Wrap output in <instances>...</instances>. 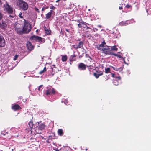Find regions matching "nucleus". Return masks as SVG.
Wrapping results in <instances>:
<instances>
[{
    "mask_svg": "<svg viewBox=\"0 0 151 151\" xmlns=\"http://www.w3.org/2000/svg\"><path fill=\"white\" fill-rule=\"evenodd\" d=\"M24 20V25L23 27V31L24 34L29 33L31 29V24L28 21L25 19Z\"/></svg>",
    "mask_w": 151,
    "mask_h": 151,
    "instance_id": "f257e3e1",
    "label": "nucleus"
},
{
    "mask_svg": "<svg viewBox=\"0 0 151 151\" xmlns=\"http://www.w3.org/2000/svg\"><path fill=\"white\" fill-rule=\"evenodd\" d=\"M4 10L9 14H12L13 12V8L6 2V4L4 5Z\"/></svg>",
    "mask_w": 151,
    "mask_h": 151,
    "instance_id": "f03ea898",
    "label": "nucleus"
},
{
    "mask_svg": "<svg viewBox=\"0 0 151 151\" xmlns=\"http://www.w3.org/2000/svg\"><path fill=\"white\" fill-rule=\"evenodd\" d=\"M19 6L21 9L24 11L28 9V4L22 0H20L19 1Z\"/></svg>",
    "mask_w": 151,
    "mask_h": 151,
    "instance_id": "7ed1b4c3",
    "label": "nucleus"
},
{
    "mask_svg": "<svg viewBox=\"0 0 151 151\" xmlns=\"http://www.w3.org/2000/svg\"><path fill=\"white\" fill-rule=\"evenodd\" d=\"M47 90L46 91V94L47 95H53L56 93L55 90L52 87H47Z\"/></svg>",
    "mask_w": 151,
    "mask_h": 151,
    "instance_id": "20e7f679",
    "label": "nucleus"
},
{
    "mask_svg": "<svg viewBox=\"0 0 151 151\" xmlns=\"http://www.w3.org/2000/svg\"><path fill=\"white\" fill-rule=\"evenodd\" d=\"M102 52L104 53L106 55H113V53L111 52L110 49L108 48V47L107 48H102Z\"/></svg>",
    "mask_w": 151,
    "mask_h": 151,
    "instance_id": "39448f33",
    "label": "nucleus"
},
{
    "mask_svg": "<svg viewBox=\"0 0 151 151\" xmlns=\"http://www.w3.org/2000/svg\"><path fill=\"white\" fill-rule=\"evenodd\" d=\"M5 45V40L3 36L0 34V47H4Z\"/></svg>",
    "mask_w": 151,
    "mask_h": 151,
    "instance_id": "423d86ee",
    "label": "nucleus"
},
{
    "mask_svg": "<svg viewBox=\"0 0 151 151\" xmlns=\"http://www.w3.org/2000/svg\"><path fill=\"white\" fill-rule=\"evenodd\" d=\"M83 42L82 41H81L78 43L77 45H73V48L76 49L83 48Z\"/></svg>",
    "mask_w": 151,
    "mask_h": 151,
    "instance_id": "0eeeda50",
    "label": "nucleus"
},
{
    "mask_svg": "<svg viewBox=\"0 0 151 151\" xmlns=\"http://www.w3.org/2000/svg\"><path fill=\"white\" fill-rule=\"evenodd\" d=\"M86 65L83 63H81L78 65V69L80 70H84L86 69Z\"/></svg>",
    "mask_w": 151,
    "mask_h": 151,
    "instance_id": "6e6552de",
    "label": "nucleus"
},
{
    "mask_svg": "<svg viewBox=\"0 0 151 151\" xmlns=\"http://www.w3.org/2000/svg\"><path fill=\"white\" fill-rule=\"evenodd\" d=\"M27 47L28 50L29 51L32 50L34 48V46L32 45L31 42L29 41L27 42Z\"/></svg>",
    "mask_w": 151,
    "mask_h": 151,
    "instance_id": "1a4fd4ad",
    "label": "nucleus"
},
{
    "mask_svg": "<svg viewBox=\"0 0 151 151\" xmlns=\"http://www.w3.org/2000/svg\"><path fill=\"white\" fill-rule=\"evenodd\" d=\"M7 27V24L5 21L2 20L0 22V28L2 29H5Z\"/></svg>",
    "mask_w": 151,
    "mask_h": 151,
    "instance_id": "9d476101",
    "label": "nucleus"
},
{
    "mask_svg": "<svg viewBox=\"0 0 151 151\" xmlns=\"http://www.w3.org/2000/svg\"><path fill=\"white\" fill-rule=\"evenodd\" d=\"M12 109L15 111L21 109V108L18 104H15L12 106Z\"/></svg>",
    "mask_w": 151,
    "mask_h": 151,
    "instance_id": "9b49d317",
    "label": "nucleus"
},
{
    "mask_svg": "<svg viewBox=\"0 0 151 151\" xmlns=\"http://www.w3.org/2000/svg\"><path fill=\"white\" fill-rule=\"evenodd\" d=\"M1 134L5 136V138L6 139H10L11 138V136L10 134L8 132L5 133L4 132H2Z\"/></svg>",
    "mask_w": 151,
    "mask_h": 151,
    "instance_id": "f8f14e48",
    "label": "nucleus"
},
{
    "mask_svg": "<svg viewBox=\"0 0 151 151\" xmlns=\"http://www.w3.org/2000/svg\"><path fill=\"white\" fill-rule=\"evenodd\" d=\"M15 30L18 34H22L24 33L23 28L15 27Z\"/></svg>",
    "mask_w": 151,
    "mask_h": 151,
    "instance_id": "ddd939ff",
    "label": "nucleus"
},
{
    "mask_svg": "<svg viewBox=\"0 0 151 151\" xmlns=\"http://www.w3.org/2000/svg\"><path fill=\"white\" fill-rule=\"evenodd\" d=\"M38 124L39 126L38 129L39 130H42L45 129V125L44 124L41 123L40 124L38 123Z\"/></svg>",
    "mask_w": 151,
    "mask_h": 151,
    "instance_id": "4468645a",
    "label": "nucleus"
},
{
    "mask_svg": "<svg viewBox=\"0 0 151 151\" xmlns=\"http://www.w3.org/2000/svg\"><path fill=\"white\" fill-rule=\"evenodd\" d=\"M76 56L75 54L71 55L70 58V61L71 62L75 61L76 59Z\"/></svg>",
    "mask_w": 151,
    "mask_h": 151,
    "instance_id": "2eb2a0df",
    "label": "nucleus"
},
{
    "mask_svg": "<svg viewBox=\"0 0 151 151\" xmlns=\"http://www.w3.org/2000/svg\"><path fill=\"white\" fill-rule=\"evenodd\" d=\"M44 29L45 31V34L47 35H49L51 34V31L50 30H48L47 29L46 27H44Z\"/></svg>",
    "mask_w": 151,
    "mask_h": 151,
    "instance_id": "dca6fc26",
    "label": "nucleus"
},
{
    "mask_svg": "<svg viewBox=\"0 0 151 151\" xmlns=\"http://www.w3.org/2000/svg\"><path fill=\"white\" fill-rule=\"evenodd\" d=\"M99 73H93V75L96 78H98L100 76L102 75L103 74V72H101Z\"/></svg>",
    "mask_w": 151,
    "mask_h": 151,
    "instance_id": "f3484780",
    "label": "nucleus"
},
{
    "mask_svg": "<svg viewBox=\"0 0 151 151\" xmlns=\"http://www.w3.org/2000/svg\"><path fill=\"white\" fill-rule=\"evenodd\" d=\"M63 130L61 129H59L58 131V135L62 136L63 135Z\"/></svg>",
    "mask_w": 151,
    "mask_h": 151,
    "instance_id": "a211bd4d",
    "label": "nucleus"
},
{
    "mask_svg": "<svg viewBox=\"0 0 151 151\" xmlns=\"http://www.w3.org/2000/svg\"><path fill=\"white\" fill-rule=\"evenodd\" d=\"M129 24V23H128L127 21H126L125 22H121L119 23V24L121 26H126L128 24Z\"/></svg>",
    "mask_w": 151,
    "mask_h": 151,
    "instance_id": "6ab92c4d",
    "label": "nucleus"
},
{
    "mask_svg": "<svg viewBox=\"0 0 151 151\" xmlns=\"http://www.w3.org/2000/svg\"><path fill=\"white\" fill-rule=\"evenodd\" d=\"M38 37V36H37L33 35L30 38V40H35L37 41Z\"/></svg>",
    "mask_w": 151,
    "mask_h": 151,
    "instance_id": "aec40b11",
    "label": "nucleus"
},
{
    "mask_svg": "<svg viewBox=\"0 0 151 151\" xmlns=\"http://www.w3.org/2000/svg\"><path fill=\"white\" fill-rule=\"evenodd\" d=\"M28 125L30 129L33 128V124L32 120L31 119L29 122L28 123Z\"/></svg>",
    "mask_w": 151,
    "mask_h": 151,
    "instance_id": "412c9836",
    "label": "nucleus"
},
{
    "mask_svg": "<svg viewBox=\"0 0 151 151\" xmlns=\"http://www.w3.org/2000/svg\"><path fill=\"white\" fill-rule=\"evenodd\" d=\"M67 57L66 55H63L62 57V60L63 62H65L67 61Z\"/></svg>",
    "mask_w": 151,
    "mask_h": 151,
    "instance_id": "4be33fe9",
    "label": "nucleus"
},
{
    "mask_svg": "<svg viewBox=\"0 0 151 151\" xmlns=\"http://www.w3.org/2000/svg\"><path fill=\"white\" fill-rule=\"evenodd\" d=\"M113 55H114L115 56H117V57H118L119 58H122V59H123V60H124V62H125V60H124V58L122 56H121L120 55H118V54H115V53H113Z\"/></svg>",
    "mask_w": 151,
    "mask_h": 151,
    "instance_id": "5701e85b",
    "label": "nucleus"
},
{
    "mask_svg": "<svg viewBox=\"0 0 151 151\" xmlns=\"http://www.w3.org/2000/svg\"><path fill=\"white\" fill-rule=\"evenodd\" d=\"M51 13H48L46 14L45 19H50L51 17Z\"/></svg>",
    "mask_w": 151,
    "mask_h": 151,
    "instance_id": "b1692460",
    "label": "nucleus"
},
{
    "mask_svg": "<svg viewBox=\"0 0 151 151\" xmlns=\"http://www.w3.org/2000/svg\"><path fill=\"white\" fill-rule=\"evenodd\" d=\"M111 50H112L117 51L118 49L116 47V45H114L111 47Z\"/></svg>",
    "mask_w": 151,
    "mask_h": 151,
    "instance_id": "393cba45",
    "label": "nucleus"
},
{
    "mask_svg": "<svg viewBox=\"0 0 151 151\" xmlns=\"http://www.w3.org/2000/svg\"><path fill=\"white\" fill-rule=\"evenodd\" d=\"M105 72L106 73H111L110 72V69L109 68H105Z\"/></svg>",
    "mask_w": 151,
    "mask_h": 151,
    "instance_id": "a878e982",
    "label": "nucleus"
},
{
    "mask_svg": "<svg viewBox=\"0 0 151 151\" xmlns=\"http://www.w3.org/2000/svg\"><path fill=\"white\" fill-rule=\"evenodd\" d=\"M46 71V67H45L42 70H41V71H40L39 73L40 74H42L44 72H45V71Z\"/></svg>",
    "mask_w": 151,
    "mask_h": 151,
    "instance_id": "bb28decb",
    "label": "nucleus"
},
{
    "mask_svg": "<svg viewBox=\"0 0 151 151\" xmlns=\"http://www.w3.org/2000/svg\"><path fill=\"white\" fill-rule=\"evenodd\" d=\"M37 41H38L39 42H42V38L40 37H38L37 38Z\"/></svg>",
    "mask_w": 151,
    "mask_h": 151,
    "instance_id": "cd10ccee",
    "label": "nucleus"
},
{
    "mask_svg": "<svg viewBox=\"0 0 151 151\" xmlns=\"http://www.w3.org/2000/svg\"><path fill=\"white\" fill-rule=\"evenodd\" d=\"M110 67L111 68H112L114 70L116 71H119V69L120 68H118L116 67H113V66H110Z\"/></svg>",
    "mask_w": 151,
    "mask_h": 151,
    "instance_id": "c85d7f7f",
    "label": "nucleus"
},
{
    "mask_svg": "<svg viewBox=\"0 0 151 151\" xmlns=\"http://www.w3.org/2000/svg\"><path fill=\"white\" fill-rule=\"evenodd\" d=\"M106 43H105V42L104 40L103 42H102V43L101 44H100V46H101L102 47H103L105 46V45H106Z\"/></svg>",
    "mask_w": 151,
    "mask_h": 151,
    "instance_id": "c756f323",
    "label": "nucleus"
},
{
    "mask_svg": "<svg viewBox=\"0 0 151 151\" xmlns=\"http://www.w3.org/2000/svg\"><path fill=\"white\" fill-rule=\"evenodd\" d=\"M43 85H40L38 88V90L39 91H41L43 89Z\"/></svg>",
    "mask_w": 151,
    "mask_h": 151,
    "instance_id": "7c9ffc66",
    "label": "nucleus"
},
{
    "mask_svg": "<svg viewBox=\"0 0 151 151\" xmlns=\"http://www.w3.org/2000/svg\"><path fill=\"white\" fill-rule=\"evenodd\" d=\"M18 56L19 55H16L14 56V57L13 58V60L14 61L16 60Z\"/></svg>",
    "mask_w": 151,
    "mask_h": 151,
    "instance_id": "2f4dec72",
    "label": "nucleus"
},
{
    "mask_svg": "<svg viewBox=\"0 0 151 151\" xmlns=\"http://www.w3.org/2000/svg\"><path fill=\"white\" fill-rule=\"evenodd\" d=\"M80 22L81 25H83L85 26H86V22H84L83 21H82L81 22Z\"/></svg>",
    "mask_w": 151,
    "mask_h": 151,
    "instance_id": "473e14b6",
    "label": "nucleus"
},
{
    "mask_svg": "<svg viewBox=\"0 0 151 151\" xmlns=\"http://www.w3.org/2000/svg\"><path fill=\"white\" fill-rule=\"evenodd\" d=\"M34 9L35 10V11L37 12L38 13H40V11H39V9H38L36 7H34Z\"/></svg>",
    "mask_w": 151,
    "mask_h": 151,
    "instance_id": "72a5a7b5",
    "label": "nucleus"
},
{
    "mask_svg": "<svg viewBox=\"0 0 151 151\" xmlns=\"http://www.w3.org/2000/svg\"><path fill=\"white\" fill-rule=\"evenodd\" d=\"M19 17L21 18H23V16L22 15V12H20L19 13Z\"/></svg>",
    "mask_w": 151,
    "mask_h": 151,
    "instance_id": "f704fd0d",
    "label": "nucleus"
},
{
    "mask_svg": "<svg viewBox=\"0 0 151 151\" xmlns=\"http://www.w3.org/2000/svg\"><path fill=\"white\" fill-rule=\"evenodd\" d=\"M3 17L2 14L0 12V20L2 19Z\"/></svg>",
    "mask_w": 151,
    "mask_h": 151,
    "instance_id": "c9c22d12",
    "label": "nucleus"
},
{
    "mask_svg": "<svg viewBox=\"0 0 151 151\" xmlns=\"http://www.w3.org/2000/svg\"><path fill=\"white\" fill-rule=\"evenodd\" d=\"M131 6L130 5L127 4L126 5L125 7L128 9H129V8H130Z\"/></svg>",
    "mask_w": 151,
    "mask_h": 151,
    "instance_id": "e433bc0d",
    "label": "nucleus"
},
{
    "mask_svg": "<svg viewBox=\"0 0 151 151\" xmlns=\"http://www.w3.org/2000/svg\"><path fill=\"white\" fill-rule=\"evenodd\" d=\"M50 9H55V7L53 5H52L51 6H50Z\"/></svg>",
    "mask_w": 151,
    "mask_h": 151,
    "instance_id": "4c0bfd02",
    "label": "nucleus"
},
{
    "mask_svg": "<svg viewBox=\"0 0 151 151\" xmlns=\"http://www.w3.org/2000/svg\"><path fill=\"white\" fill-rule=\"evenodd\" d=\"M101 46H100V45H99L97 47V48L98 50H100L101 49Z\"/></svg>",
    "mask_w": 151,
    "mask_h": 151,
    "instance_id": "58836bf2",
    "label": "nucleus"
},
{
    "mask_svg": "<svg viewBox=\"0 0 151 151\" xmlns=\"http://www.w3.org/2000/svg\"><path fill=\"white\" fill-rule=\"evenodd\" d=\"M111 76L113 77V78H116V76H115V74L114 73H111Z\"/></svg>",
    "mask_w": 151,
    "mask_h": 151,
    "instance_id": "ea45409f",
    "label": "nucleus"
},
{
    "mask_svg": "<svg viewBox=\"0 0 151 151\" xmlns=\"http://www.w3.org/2000/svg\"><path fill=\"white\" fill-rule=\"evenodd\" d=\"M86 67H89V69H92V68H91V67H93V66L92 65H86Z\"/></svg>",
    "mask_w": 151,
    "mask_h": 151,
    "instance_id": "a19ab883",
    "label": "nucleus"
},
{
    "mask_svg": "<svg viewBox=\"0 0 151 151\" xmlns=\"http://www.w3.org/2000/svg\"><path fill=\"white\" fill-rule=\"evenodd\" d=\"M116 78L117 79H118V80H120L121 79V77L120 76H119L118 77H116Z\"/></svg>",
    "mask_w": 151,
    "mask_h": 151,
    "instance_id": "79ce46f5",
    "label": "nucleus"
},
{
    "mask_svg": "<svg viewBox=\"0 0 151 151\" xmlns=\"http://www.w3.org/2000/svg\"><path fill=\"white\" fill-rule=\"evenodd\" d=\"M78 27L79 28H81L82 27V26L81 25V23H80H80L78 24Z\"/></svg>",
    "mask_w": 151,
    "mask_h": 151,
    "instance_id": "37998d69",
    "label": "nucleus"
},
{
    "mask_svg": "<svg viewBox=\"0 0 151 151\" xmlns=\"http://www.w3.org/2000/svg\"><path fill=\"white\" fill-rule=\"evenodd\" d=\"M53 12H54L52 10H51L48 13H51V14H52L53 13Z\"/></svg>",
    "mask_w": 151,
    "mask_h": 151,
    "instance_id": "c03bdc74",
    "label": "nucleus"
},
{
    "mask_svg": "<svg viewBox=\"0 0 151 151\" xmlns=\"http://www.w3.org/2000/svg\"><path fill=\"white\" fill-rule=\"evenodd\" d=\"M47 8H46L45 7H43L42 8V11H43L44 10H45V9H47Z\"/></svg>",
    "mask_w": 151,
    "mask_h": 151,
    "instance_id": "a18cd8bd",
    "label": "nucleus"
},
{
    "mask_svg": "<svg viewBox=\"0 0 151 151\" xmlns=\"http://www.w3.org/2000/svg\"><path fill=\"white\" fill-rule=\"evenodd\" d=\"M93 30L94 32H95V31H97L98 30V29L96 28H93Z\"/></svg>",
    "mask_w": 151,
    "mask_h": 151,
    "instance_id": "49530a36",
    "label": "nucleus"
},
{
    "mask_svg": "<svg viewBox=\"0 0 151 151\" xmlns=\"http://www.w3.org/2000/svg\"><path fill=\"white\" fill-rule=\"evenodd\" d=\"M14 16H12V15H10L9 16V17L8 18H14Z\"/></svg>",
    "mask_w": 151,
    "mask_h": 151,
    "instance_id": "de8ad7c7",
    "label": "nucleus"
},
{
    "mask_svg": "<svg viewBox=\"0 0 151 151\" xmlns=\"http://www.w3.org/2000/svg\"><path fill=\"white\" fill-rule=\"evenodd\" d=\"M86 29H91V28H90V27H88V26H87V25H86Z\"/></svg>",
    "mask_w": 151,
    "mask_h": 151,
    "instance_id": "09e8293b",
    "label": "nucleus"
},
{
    "mask_svg": "<svg viewBox=\"0 0 151 151\" xmlns=\"http://www.w3.org/2000/svg\"><path fill=\"white\" fill-rule=\"evenodd\" d=\"M96 72L97 73H101V72H103L102 71H101L99 70H96Z\"/></svg>",
    "mask_w": 151,
    "mask_h": 151,
    "instance_id": "8fccbe9b",
    "label": "nucleus"
},
{
    "mask_svg": "<svg viewBox=\"0 0 151 151\" xmlns=\"http://www.w3.org/2000/svg\"><path fill=\"white\" fill-rule=\"evenodd\" d=\"M65 30H66L67 32H69V30H68V29H65Z\"/></svg>",
    "mask_w": 151,
    "mask_h": 151,
    "instance_id": "3c124183",
    "label": "nucleus"
},
{
    "mask_svg": "<svg viewBox=\"0 0 151 151\" xmlns=\"http://www.w3.org/2000/svg\"><path fill=\"white\" fill-rule=\"evenodd\" d=\"M119 9L120 10H121L122 9V6H120L119 8Z\"/></svg>",
    "mask_w": 151,
    "mask_h": 151,
    "instance_id": "603ef678",
    "label": "nucleus"
},
{
    "mask_svg": "<svg viewBox=\"0 0 151 151\" xmlns=\"http://www.w3.org/2000/svg\"><path fill=\"white\" fill-rule=\"evenodd\" d=\"M53 66V68H55V65H53L52 66Z\"/></svg>",
    "mask_w": 151,
    "mask_h": 151,
    "instance_id": "864d4df0",
    "label": "nucleus"
},
{
    "mask_svg": "<svg viewBox=\"0 0 151 151\" xmlns=\"http://www.w3.org/2000/svg\"><path fill=\"white\" fill-rule=\"evenodd\" d=\"M60 0H57L56 1V2H58L59 1H60Z\"/></svg>",
    "mask_w": 151,
    "mask_h": 151,
    "instance_id": "5fc2aeb1",
    "label": "nucleus"
},
{
    "mask_svg": "<svg viewBox=\"0 0 151 151\" xmlns=\"http://www.w3.org/2000/svg\"><path fill=\"white\" fill-rule=\"evenodd\" d=\"M86 25H91V24H89L88 23H86Z\"/></svg>",
    "mask_w": 151,
    "mask_h": 151,
    "instance_id": "6e6d98bb",
    "label": "nucleus"
},
{
    "mask_svg": "<svg viewBox=\"0 0 151 151\" xmlns=\"http://www.w3.org/2000/svg\"><path fill=\"white\" fill-rule=\"evenodd\" d=\"M98 26L99 27H100V28H101V25H98Z\"/></svg>",
    "mask_w": 151,
    "mask_h": 151,
    "instance_id": "4d7b16f0",
    "label": "nucleus"
},
{
    "mask_svg": "<svg viewBox=\"0 0 151 151\" xmlns=\"http://www.w3.org/2000/svg\"><path fill=\"white\" fill-rule=\"evenodd\" d=\"M83 28H86V26H83Z\"/></svg>",
    "mask_w": 151,
    "mask_h": 151,
    "instance_id": "13d9d810",
    "label": "nucleus"
},
{
    "mask_svg": "<svg viewBox=\"0 0 151 151\" xmlns=\"http://www.w3.org/2000/svg\"><path fill=\"white\" fill-rule=\"evenodd\" d=\"M55 150L56 151H59V150H58V149H57V150Z\"/></svg>",
    "mask_w": 151,
    "mask_h": 151,
    "instance_id": "bf43d9fd",
    "label": "nucleus"
},
{
    "mask_svg": "<svg viewBox=\"0 0 151 151\" xmlns=\"http://www.w3.org/2000/svg\"><path fill=\"white\" fill-rule=\"evenodd\" d=\"M81 40L80 39H78L77 40V41H80Z\"/></svg>",
    "mask_w": 151,
    "mask_h": 151,
    "instance_id": "052dcab7",
    "label": "nucleus"
},
{
    "mask_svg": "<svg viewBox=\"0 0 151 151\" xmlns=\"http://www.w3.org/2000/svg\"><path fill=\"white\" fill-rule=\"evenodd\" d=\"M77 22H79V23H80V21H79V20H78V21H77Z\"/></svg>",
    "mask_w": 151,
    "mask_h": 151,
    "instance_id": "680f3d73",
    "label": "nucleus"
},
{
    "mask_svg": "<svg viewBox=\"0 0 151 151\" xmlns=\"http://www.w3.org/2000/svg\"><path fill=\"white\" fill-rule=\"evenodd\" d=\"M86 56H87V57H88V55L87 54H86Z\"/></svg>",
    "mask_w": 151,
    "mask_h": 151,
    "instance_id": "e2e57ef3",
    "label": "nucleus"
},
{
    "mask_svg": "<svg viewBox=\"0 0 151 151\" xmlns=\"http://www.w3.org/2000/svg\"><path fill=\"white\" fill-rule=\"evenodd\" d=\"M86 56H87V57H88V55L87 54H86Z\"/></svg>",
    "mask_w": 151,
    "mask_h": 151,
    "instance_id": "0e129e2a",
    "label": "nucleus"
},
{
    "mask_svg": "<svg viewBox=\"0 0 151 151\" xmlns=\"http://www.w3.org/2000/svg\"><path fill=\"white\" fill-rule=\"evenodd\" d=\"M47 142L48 143H49V142L48 141H47Z\"/></svg>",
    "mask_w": 151,
    "mask_h": 151,
    "instance_id": "69168bd1",
    "label": "nucleus"
},
{
    "mask_svg": "<svg viewBox=\"0 0 151 151\" xmlns=\"http://www.w3.org/2000/svg\"><path fill=\"white\" fill-rule=\"evenodd\" d=\"M88 56V57L90 58V59L92 60V59H91V58L90 57V56Z\"/></svg>",
    "mask_w": 151,
    "mask_h": 151,
    "instance_id": "338daca9",
    "label": "nucleus"
},
{
    "mask_svg": "<svg viewBox=\"0 0 151 151\" xmlns=\"http://www.w3.org/2000/svg\"><path fill=\"white\" fill-rule=\"evenodd\" d=\"M38 31V30H36V32H37Z\"/></svg>",
    "mask_w": 151,
    "mask_h": 151,
    "instance_id": "774afa93",
    "label": "nucleus"
}]
</instances>
